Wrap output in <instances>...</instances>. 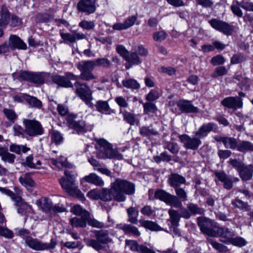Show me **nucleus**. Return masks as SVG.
Segmentation results:
<instances>
[{
    "label": "nucleus",
    "mask_w": 253,
    "mask_h": 253,
    "mask_svg": "<svg viewBox=\"0 0 253 253\" xmlns=\"http://www.w3.org/2000/svg\"><path fill=\"white\" fill-rule=\"evenodd\" d=\"M111 190L114 199L118 202H124L126 199L125 194L132 195L135 192V185L127 180L117 179L111 184Z\"/></svg>",
    "instance_id": "obj_1"
},
{
    "label": "nucleus",
    "mask_w": 253,
    "mask_h": 253,
    "mask_svg": "<svg viewBox=\"0 0 253 253\" xmlns=\"http://www.w3.org/2000/svg\"><path fill=\"white\" fill-rule=\"evenodd\" d=\"M93 232L95 234L96 239L86 238L84 239V241L87 246L91 247L97 251L104 249V245L112 241L107 230H94Z\"/></svg>",
    "instance_id": "obj_2"
},
{
    "label": "nucleus",
    "mask_w": 253,
    "mask_h": 253,
    "mask_svg": "<svg viewBox=\"0 0 253 253\" xmlns=\"http://www.w3.org/2000/svg\"><path fill=\"white\" fill-rule=\"evenodd\" d=\"M66 178L62 177L59 181L62 188L71 195L82 196L81 191L75 186V179L77 174L70 171L66 170L64 172Z\"/></svg>",
    "instance_id": "obj_3"
},
{
    "label": "nucleus",
    "mask_w": 253,
    "mask_h": 253,
    "mask_svg": "<svg viewBox=\"0 0 253 253\" xmlns=\"http://www.w3.org/2000/svg\"><path fill=\"white\" fill-rule=\"evenodd\" d=\"M76 66L81 72L80 75L78 76L79 79L89 81L96 79V76L92 73L95 67L94 61H83L78 63Z\"/></svg>",
    "instance_id": "obj_4"
},
{
    "label": "nucleus",
    "mask_w": 253,
    "mask_h": 253,
    "mask_svg": "<svg viewBox=\"0 0 253 253\" xmlns=\"http://www.w3.org/2000/svg\"><path fill=\"white\" fill-rule=\"evenodd\" d=\"M23 124L25 127L26 134L30 137H36L44 133L42 124L35 119H24Z\"/></svg>",
    "instance_id": "obj_5"
},
{
    "label": "nucleus",
    "mask_w": 253,
    "mask_h": 253,
    "mask_svg": "<svg viewBox=\"0 0 253 253\" xmlns=\"http://www.w3.org/2000/svg\"><path fill=\"white\" fill-rule=\"evenodd\" d=\"M154 198L163 201L171 207L176 208H180L182 207L181 201L176 196L163 189H158L155 191Z\"/></svg>",
    "instance_id": "obj_6"
},
{
    "label": "nucleus",
    "mask_w": 253,
    "mask_h": 253,
    "mask_svg": "<svg viewBox=\"0 0 253 253\" xmlns=\"http://www.w3.org/2000/svg\"><path fill=\"white\" fill-rule=\"evenodd\" d=\"M197 223L201 232L209 236H216V223L212 220L203 217L197 218Z\"/></svg>",
    "instance_id": "obj_7"
},
{
    "label": "nucleus",
    "mask_w": 253,
    "mask_h": 253,
    "mask_svg": "<svg viewBox=\"0 0 253 253\" xmlns=\"http://www.w3.org/2000/svg\"><path fill=\"white\" fill-rule=\"evenodd\" d=\"M75 92L87 105H89L92 100V92L86 84L76 82L74 84Z\"/></svg>",
    "instance_id": "obj_8"
},
{
    "label": "nucleus",
    "mask_w": 253,
    "mask_h": 253,
    "mask_svg": "<svg viewBox=\"0 0 253 253\" xmlns=\"http://www.w3.org/2000/svg\"><path fill=\"white\" fill-rule=\"evenodd\" d=\"M52 80L54 83L60 86L72 87H73V84L70 81H77L79 80V77L71 72H66L64 76L60 75L53 76Z\"/></svg>",
    "instance_id": "obj_9"
},
{
    "label": "nucleus",
    "mask_w": 253,
    "mask_h": 253,
    "mask_svg": "<svg viewBox=\"0 0 253 253\" xmlns=\"http://www.w3.org/2000/svg\"><path fill=\"white\" fill-rule=\"evenodd\" d=\"M25 241L28 247L36 251L53 249L56 245L54 242L42 243L38 239H34L30 236H27L25 238Z\"/></svg>",
    "instance_id": "obj_10"
},
{
    "label": "nucleus",
    "mask_w": 253,
    "mask_h": 253,
    "mask_svg": "<svg viewBox=\"0 0 253 253\" xmlns=\"http://www.w3.org/2000/svg\"><path fill=\"white\" fill-rule=\"evenodd\" d=\"M96 0H80L77 3V10L85 15H90L96 10Z\"/></svg>",
    "instance_id": "obj_11"
},
{
    "label": "nucleus",
    "mask_w": 253,
    "mask_h": 253,
    "mask_svg": "<svg viewBox=\"0 0 253 253\" xmlns=\"http://www.w3.org/2000/svg\"><path fill=\"white\" fill-rule=\"evenodd\" d=\"M211 26L214 29L226 35H231L233 31V26L223 21L212 19L209 21Z\"/></svg>",
    "instance_id": "obj_12"
},
{
    "label": "nucleus",
    "mask_w": 253,
    "mask_h": 253,
    "mask_svg": "<svg viewBox=\"0 0 253 253\" xmlns=\"http://www.w3.org/2000/svg\"><path fill=\"white\" fill-rule=\"evenodd\" d=\"M211 26L214 29L226 35H231L233 31V26L223 21L212 19L209 21Z\"/></svg>",
    "instance_id": "obj_13"
},
{
    "label": "nucleus",
    "mask_w": 253,
    "mask_h": 253,
    "mask_svg": "<svg viewBox=\"0 0 253 253\" xmlns=\"http://www.w3.org/2000/svg\"><path fill=\"white\" fill-rule=\"evenodd\" d=\"M1 188L5 190L4 192L3 191L1 192L8 196H9L11 199L15 202L16 206L26 207L30 208V207L27 205V204H26L22 199L21 196L22 195V191L20 188L18 187H14V190L15 193L5 188L1 187Z\"/></svg>",
    "instance_id": "obj_14"
},
{
    "label": "nucleus",
    "mask_w": 253,
    "mask_h": 253,
    "mask_svg": "<svg viewBox=\"0 0 253 253\" xmlns=\"http://www.w3.org/2000/svg\"><path fill=\"white\" fill-rule=\"evenodd\" d=\"M179 138L187 149L197 150L202 144V141L197 136L191 137L187 134H182L179 136Z\"/></svg>",
    "instance_id": "obj_15"
},
{
    "label": "nucleus",
    "mask_w": 253,
    "mask_h": 253,
    "mask_svg": "<svg viewBox=\"0 0 253 253\" xmlns=\"http://www.w3.org/2000/svg\"><path fill=\"white\" fill-rule=\"evenodd\" d=\"M221 104L228 109L237 110L243 107L242 99L239 96L227 97L221 101Z\"/></svg>",
    "instance_id": "obj_16"
},
{
    "label": "nucleus",
    "mask_w": 253,
    "mask_h": 253,
    "mask_svg": "<svg viewBox=\"0 0 253 253\" xmlns=\"http://www.w3.org/2000/svg\"><path fill=\"white\" fill-rule=\"evenodd\" d=\"M96 141L98 145L97 148V157L99 159H108V158L101 157L102 155H107L112 152V146L104 139H96Z\"/></svg>",
    "instance_id": "obj_17"
},
{
    "label": "nucleus",
    "mask_w": 253,
    "mask_h": 253,
    "mask_svg": "<svg viewBox=\"0 0 253 253\" xmlns=\"http://www.w3.org/2000/svg\"><path fill=\"white\" fill-rule=\"evenodd\" d=\"M8 47V52L10 49L13 50L15 49L25 50L27 48L26 44L18 36L12 35L9 36V43H7Z\"/></svg>",
    "instance_id": "obj_18"
},
{
    "label": "nucleus",
    "mask_w": 253,
    "mask_h": 253,
    "mask_svg": "<svg viewBox=\"0 0 253 253\" xmlns=\"http://www.w3.org/2000/svg\"><path fill=\"white\" fill-rule=\"evenodd\" d=\"M68 123L70 126L79 134H83L88 130L86 124L83 120L76 121L71 119L70 117L68 120Z\"/></svg>",
    "instance_id": "obj_19"
},
{
    "label": "nucleus",
    "mask_w": 253,
    "mask_h": 253,
    "mask_svg": "<svg viewBox=\"0 0 253 253\" xmlns=\"http://www.w3.org/2000/svg\"><path fill=\"white\" fill-rule=\"evenodd\" d=\"M216 128V125L212 123L203 124L194 134L196 136L200 138L206 137L211 131Z\"/></svg>",
    "instance_id": "obj_20"
},
{
    "label": "nucleus",
    "mask_w": 253,
    "mask_h": 253,
    "mask_svg": "<svg viewBox=\"0 0 253 253\" xmlns=\"http://www.w3.org/2000/svg\"><path fill=\"white\" fill-rule=\"evenodd\" d=\"M169 184L174 189L179 187L181 184H185L186 179L184 177L177 173H171L168 180Z\"/></svg>",
    "instance_id": "obj_21"
},
{
    "label": "nucleus",
    "mask_w": 253,
    "mask_h": 253,
    "mask_svg": "<svg viewBox=\"0 0 253 253\" xmlns=\"http://www.w3.org/2000/svg\"><path fill=\"white\" fill-rule=\"evenodd\" d=\"M179 109L185 113H197L198 112L197 107L194 106L191 102L186 100H180L177 103Z\"/></svg>",
    "instance_id": "obj_22"
},
{
    "label": "nucleus",
    "mask_w": 253,
    "mask_h": 253,
    "mask_svg": "<svg viewBox=\"0 0 253 253\" xmlns=\"http://www.w3.org/2000/svg\"><path fill=\"white\" fill-rule=\"evenodd\" d=\"M215 140L217 142H222L226 148L237 149L238 141L234 137H216L215 138Z\"/></svg>",
    "instance_id": "obj_23"
},
{
    "label": "nucleus",
    "mask_w": 253,
    "mask_h": 253,
    "mask_svg": "<svg viewBox=\"0 0 253 253\" xmlns=\"http://www.w3.org/2000/svg\"><path fill=\"white\" fill-rule=\"evenodd\" d=\"M215 234L216 236L214 237L220 236L222 237L223 239H222L221 241L226 244L229 243L230 239H231L234 236L233 232L230 231L228 229L218 227H217Z\"/></svg>",
    "instance_id": "obj_24"
},
{
    "label": "nucleus",
    "mask_w": 253,
    "mask_h": 253,
    "mask_svg": "<svg viewBox=\"0 0 253 253\" xmlns=\"http://www.w3.org/2000/svg\"><path fill=\"white\" fill-rule=\"evenodd\" d=\"M126 245L132 251L140 252L141 253H156L147 247L141 245L139 246L137 243L133 240H126Z\"/></svg>",
    "instance_id": "obj_25"
},
{
    "label": "nucleus",
    "mask_w": 253,
    "mask_h": 253,
    "mask_svg": "<svg viewBox=\"0 0 253 253\" xmlns=\"http://www.w3.org/2000/svg\"><path fill=\"white\" fill-rule=\"evenodd\" d=\"M0 157L2 161L9 164H13L16 159L15 155L9 153L7 148L2 146H0Z\"/></svg>",
    "instance_id": "obj_26"
},
{
    "label": "nucleus",
    "mask_w": 253,
    "mask_h": 253,
    "mask_svg": "<svg viewBox=\"0 0 253 253\" xmlns=\"http://www.w3.org/2000/svg\"><path fill=\"white\" fill-rule=\"evenodd\" d=\"M120 113L122 114L124 120L130 125L133 126L139 124V120L136 115L126 110L122 111L121 110H120Z\"/></svg>",
    "instance_id": "obj_27"
},
{
    "label": "nucleus",
    "mask_w": 253,
    "mask_h": 253,
    "mask_svg": "<svg viewBox=\"0 0 253 253\" xmlns=\"http://www.w3.org/2000/svg\"><path fill=\"white\" fill-rule=\"evenodd\" d=\"M95 106L97 111L102 114L110 115L113 113V111L110 107L107 101L98 100L96 102Z\"/></svg>",
    "instance_id": "obj_28"
},
{
    "label": "nucleus",
    "mask_w": 253,
    "mask_h": 253,
    "mask_svg": "<svg viewBox=\"0 0 253 253\" xmlns=\"http://www.w3.org/2000/svg\"><path fill=\"white\" fill-rule=\"evenodd\" d=\"M32 174L27 172L22 174L18 178L21 184L25 187H34L36 186V183L32 177Z\"/></svg>",
    "instance_id": "obj_29"
},
{
    "label": "nucleus",
    "mask_w": 253,
    "mask_h": 253,
    "mask_svg": "<svg viewBox=\"0 0 253 253\" xmlns=\"http://www.w3.org/2000/svg\"><path fill=\"white\" fill-rule=\"evenodd\" d=\"M0 16V25L6 27L9 22L10 13L4 5L1 7Z\"/></svg>",
    "instance_id": "obj_30"
},
{
    "label": "nucleus",
    "mask_w": 253,
    "mask_h": 253,
    "mask_svg": "<svg viewBox=\"0 0 253 253\" xmlns=\"http://www.w3.org/2000/svg\"><path fill=\"white\" fill-rule=\"evenodd\" d=\"M37 205L44 212L51 211L52 202L47 198H42L36 202Z\"/></svg>",
    "instance_id": "obj_31"
},
{
    "label": "nucleus",
    "mask_w": 253,
    "mask_h": 253,
    "mask_svg": "<svg viewBox=\"0 0 253 253\" xmlns=\"http://www.w3.org/2000/svg\"><path fill=\"white\" fill-rule=\"evenodd\" d=\"M84 179L85 181L98 186H102L104 185V181L102 178L94 173L85 176Z\"/></svg>",
    "instance_id": "obj_32"
},
{
    "label": "nucleus",
    "mask_w": 253,
    "mask_h": 253,
    "mask_svg": "<svg viewBox=\"0 0 253 253\" xmlns=\"http://www.w3.org/2000/svg\"><path fill=\"white\" fill-rule=\"evenodd\" d=\"M33 72L20 71L18 73H14L12 74L14 80H18L20 81H26L31 82Z\"/></svg>",
    "instance_id": "obj_33"
},
{
    "label": "nucleus",
    "mask_w": 253,
    "mask_h": 253,
    "mask_svg": "<svg viewBox=\"0 0 253 253\" xmlns=\"http://www.w3.org/2000/svg\"><path fill=\"white\" fill-rule=\"evenodd\" d=\"M237 150L242 153H246L248 151L253 152V143L246 140L240 141L238 142Z\"/></svg>",
    "instance_id": "obj_34"
},
{
    "label": "nucleus",
    "mask_w": 253,
    "mask_h": 253,
    "mask_svg": "<svg viewBox=\"0 0 253 253\" xmlns=\"http://www.w3.org/2000/svg\"><path fill=\"white\" fill-rule=\"evenodd\" d=\"M24 166L28 167L31 169H39L42 165L40 160H37L36 163H34V158L32 155H30L26 157L25 161L23 163Z\"/></svg>",
    "instance_id": "obj_35"
},
{
    "label": "nucleus",
    "mask_w": 253,
    "mask_h": 253,
    "mask_svg": "<svg viewBox=\"0 0 253 253\" xmlns=\"http://www.w3.org/2000/svg\"><path fill=\"white\" fill-rule=\"evenodd\" d=\"M24 100L31 107L40 109L42 107V102L37 98L34 96H30L27 94L24 95Z\"/></svg>",
    "instance_id": "obj_36"
},
{
    "label": "nucleus",
    "mask_w": 253,
    "mask_h": 253,
    "mask_svg": "<svg viewBox=\"0 0 253 253\" xmlns=\"http://www.w3.org/2000/svg\"><path fill=\"white\" fill-rule=\"evenodd\" d=\"M141 225L146 229L153 231H162L163 229L156 222L150 220H142L140 222Z\"/></svg>",
    "instance_id": "obj_37"
},
{
    "label": "nucleus",
    "mask_w": 253,
    "mask_h": 253,
    "mask_svg": "<svg viewBox=\"0 0 253 253\" xmlns=\"http://www.w3.org/2000/svg\"><path fill=\"white\" fill-rule=\"evenodd\" d=\"M47 77L48 74L45 73L33 72L30 82L37 84H42L44 83L45 78Z\"/></svg>",
    "instance_id": "obj_38"
},
{
    "label": "nucleus",
    "mask_w": 253,
    "mask_h": 253,
    "mask_svg": "<svg viewBox=\"0 0 253 253\" xmlns=\"http://www.w3.org/2000/svg\"><path fill=\"white\" fill-rule=\"evenodd\" d=\"M123 85L131 89H138L140 87V84L134 79L126 78L122 81Z\"/></svg>",
    "instance_id": "obj_39"
},
{
    "label": "nucleus",
    "mask_w": 253,
    "mask_h": 253,
    "mask_svg": "<svg viewBox=\"0 0 253 253\" xmlns=\"http://www.w3.org/2000/svg\"><path fill=\"white\" fill-rule=\"evenodd\" d=\"M238 172L241 178L243 181L249 180L253 177L252 171L248 165H244Z\"/></svg>",
    "instance_id": "obj_40"
},
{
    "label": "nucleus",
    "mask_w": 253,
    "mask_h": 253,
    "mask_svg": "<svg viewBox=\"0 0 253 253\" xmlns=\"http://www.w3.org/2000/svg\"><path fill=\"white\" fill-rule=\"evenodd\" d=\"M9 150L11 152L20 155L21 152L23 153H26L28 151H29L30 150V148L27 147L26 145L12 144L9 146Z\"/></svg>",
    "instance_id": "obj_41"
},
{
    "label": "nucleus",
    "mask_w": 253,
    "mask_h": 253,
    "mask_svg": "<svg viewBox=\"0 0 253 253\" xmlns=\"http://www.w3.org/2000/svg\"><path fill=\"white\" fill-rule=\"evenodd\" d=\"M86 222V218L82 216L81 218L75 217L70 220V223L73 227H85Z\"/></svg>",
    "instance_id": "obj_42"
},
{
    "label": "nucleus",
    "mask_w": 253,
    "mask_h": 253,
    "mask_svg": "<svg viewBox=\"0 0 253 253\" xmlns=\"http://www.w3.org/2000/svg\"><path fill=\"white\" fill-rule=\"evenodd\" d=\"M168 212L172 225L177 226L179 225L180 218V215L178 211L173 209H169Z\"/></svg>",
    "instance_id": "obj_43"
},
{
    "label": "nucleus",
    "mask_w": 253,
    "mask_h": 253,
    "mask_svg": "<svg viewBox=\"0 0 253 253\" xmlns=\"http://www.w3.org/2000/svg\"><path fill=\"white\" fill-rule=\"evenodd\" d=\"M140 133L142 136L149 138L152 136L157 135L158 132L150 126H143L140 128Z\"/></svg>",
    "instance_id": "obj_44"
},
{
    "label": "nucleus",
    "mask_w": 253,
    "mask_h": 253,
    "mask_svg": "<svg viewBox=\"0 0 253 253\" xmlns=\"http://www.w3.org/2000/svg\"><path fill=\"white\" fill-rule=\"evenodd\" d=\"M71 211L75 215H81L84 218L87 217L89 215V212L79 205L74 206L71 209Z\"/></svg>",
    "instance_id": "obj_45"
},
{
    "label": "nucleus",
    "mask_w": 253,
    "mask_h": 253,
    "mask_svg": "<svg viewBox=\"0 0 253 253\" xmlns=\"http://www.w3.org/2000/svg\"><path fill=\"white\" fill-rule=\"evenodd\" d=\"M125 60L131 64L138 65L141 63V59L135 51L129 52Z\"/></svg>",
    "instance_id": "obj_46"
},
{
    "label": "nucleus",
    "mask_w": 253,
    "mask_h": 253,
    "mask_svg": "<svg viewBox=\"0 0 253 253\" xmlns=\"http://www.w3.org/2000/svg\"><path fill=\"white\" fill-rule=\"evenodd\" d=\"M121 228L126 233H131L134 236L138 237L140 235V233L138 231V229L130 224H125L123 225Z\"/></svg>",
    "instance_id": "obj_47"
},
{
    "label": "nucleus",
    "mask_w": 253,
    "mask_h": 253,
    "mask_svg": "<svg viewBox=\"0 0 253 253\" xmlns=\"http://www.w3.org/2000/svg\"><path fill=\"white\" fill-rule=\"evenodd\" d=\"M127 213L128 215V221L133 224L137 223V217L138 212L133 207H130L127 209Z\"/></svg>",
    "instance_id": "obj_48"
},
{
    "label": "nucleus",
    "mask_w": 253,
    "mask_h": 253,
    "mask_svg": "<svg viewBox=\"0 0 253 253\" xmlns=\"http://www.w3.org/2000/svg\"><path fill=\"white\" fill-rule=\"evenodd\" d=\"M112 191L110 189L103 188L100 190V199L103 201H111L113 199Z\"/></svg>",
    "instance_id": "obj_49"
},
{
    "label": "nucleus",
    "mask_w": 253,
    "mask_h": 253,
    "mask_svg": "<svg viewBox=\"0 0 253 253\" xmlns=\"http://www.w3.org/2000/svg\"><path fill=\"white\" fill-rule=\"evenodd\" d=\"M187 208L191 213L193 215L202 214L204 212L203 209L198 207L197 205L193 203H190L188 204Z\"/></svg>",
    "instance_id": "obj_50"
},
{
    "label": "nucleus",
    "mask_w": 253,
    "mask_h": 253,
    "mask_svg": "<svg viewBox=\"0 0 253 253\" xmlns=\"http://www.w3.org/2000/svg\"><path fill=\"white\" fill-rule=\"evenodd\" d=\"M49 161L51 164L59 169H61L66 166V158L63 157H61L57 159L51 158Z\"/></svg>",
    "instance_id": "obj_51"
},
{
    "label": "nucleus",
    "mask_w": 253,
    "mask_h": 253,
    "mask_svg": "<svg viewBox=\"0 0 253 253\" xmlns=\"http://www.w3.org/2000/svg\"><path fill=\"white\" fill-rule=\"evenodd\" d=\"M144 113L149 114V113H155L157 111V107L156 105L150 101H148L143 104Z\"/></svg>",
    "instance_id": "obj_52"
},
{
    "label": "nucleus",
    "mask_w": 253,
    "mask_h": 253,
    "mask_svg": "<svg viewBox=\"0 0 253 253\" xmlns=\"http://www.w3.org/2000/svg\"><path fill=\"white\" fill-rule=\"evenodd\" d=\"M50 134L52 142L56 144H59L63 142V137L60 132L57 130H52Z\"/></svg>",
    "instance_id": "obj_53"
},
{
    "label": "nucleus",
    "mask_w": 253,
    "mask_h": 253,
    "mask_svg": "<svg viewBox=\"0 0 253 253\" xmlns=\"http://www.w3.org/2000/svg\"><path fill=\"white\" fill-rule=\"evenodd\" d=\"M88 224L93 227L97 228H102L104 227V224L94 218L90 217V215L85 218Z\"/></svg>",
    "instance_id": "obj_54"
},
{
    "label": "nucleus",
    "mask_w": 253,
    "mask_h": 253,
    "mask_svg": "<svg viewBox=\"0 0 253 253\" xmlns=\"http://www.w3.org/2000/svg\"><path fill=\"white\" fill-rule=\"evenodd\" d=\"M94 62L95 63V66L106 68H110L111 65L110 61L106 58H97Z\"/></svg>",
    "instance_id": "obj_55"
},
{
    "label": "nucleus",
    "mask_w": 253,
    "mask_h": 253,
    "mask_svg": "<svg viewBox=\"0 0 253 253\" xmlns=\"http://www.w3.org/2000/svg\"><path fill=\"white\" fill-rule=\"evenodd\" d=\"M232 206L241 210H248V206L247 203H245L239 199H236L233 200L231 203Z\"/></svg>",
    "instance_id": "obj_56"
},
{
    "label": "nucleus",
    "mask_w": 253,
    "mask_h": 253,
    "mask_svg": "<svg viewBox=\"0 0 253 253\" xmlns=\"http://www.w3.org/2000/svg\"><path fill=\"white\" fill-rule=\"evenodd\" d=\"M3 113L7 119L10 122H14V120L17 118V115L12 109L4 108L3 110Z\"/></svg>",
    "instance_id": "obj_57"
},
{
    "label": "nucleus",
    "mask_w": 253,
    "mask_h": 253,
    "mask_svg": "<svg viewBox=\"0 0 253 253\" xmlns=\"http://www.w3.org/2000/svg\"><path fill=\"white\" fill-rule=\"evenodd\" d=\"M176 197L180 201H186L187 200V194L186 191L179 187L174 189Z\"/></svg>",
    "instance_id": "obj_58"
},
{
    "label": "nucleus",
    "mask_w": 253,
    "mask_h": 253,
    "mask_svg": "<svg viewBox=\"0 0 253 253\" xmlns=\"http://www.w3.org/2000/svg\"><path fill=\"white\" fill-rule=\"evenodd\" d=\"M79 26L84 30H92L95 27L94 22L93 21H87L84 20L79 24Z\"/></svg>",
    "instance_id": "obj_59"
},
{
    "label": "nucleus",
    "mask_w": 253,
    "mask_h": 253,
    "mask_svg": "<svg viewBox=\"0 0 253 253\" xmlns=\"http://www.w3.org/2000/svg\"><path fill=\"white\" fill-rule=\"evenodd\" d=\"M229 243H231L234 246H238L239 247H242L245 246L246 244V241L242 237H232L231 239H230Z\"/></svg>",
    "instance_id": "obj_60"
},
{
    "label": "nucleus",
    "mask_w": 253,
    "mask_h": 253,
    "mask_svg": "<svg viewBox=\"0 0 253 253\" xmlns=\"http://www.w3.org/2000/svg\"><path fill=\"white\" fill-rule=\"evenodd\" d=\"M241 2L237 1L236 4H233L231 6V10L234 15L239 17H243V12L241 9Z\"/></svg>",
    "instance_id": "obj_61"
},
{
    "label": "nucleus",
    "mask_w": 253,
    "mask_h": 253,
    "mask_svg": "<svg viewBox=\"0 0 253 253\" xmlns=\"http://www.w3.org/2000/svg\"><path fill=\"white\" fill-rule=\"evenodd\" d=\"M160 96L159 91L156 89H152L146 96V99L148 101H154Z\"/></svg>",
    "instance_id": "obj_62"
},
{
    "label": "nucleus",
    "mask_w": 253,
    "mask_h": 253,
    "mask_svg": "<svg viewBox=\"0 0 253 253\" xmlns=\"http://www.w3.org/2000/svg\"><path fill=\"white\" fill-rule=\"evenodd\" d=\"M208 242L212 246V247L219 252H223L225 250L226 247L221 244H220L212 239H208Z\"/></svg>",
    "instance_id": "obj_63"
},
{
    "label": "nucleus",
    "mask_w": 253,
    "mask_h": 253,
    "mask_svg": "<svg viewBox=\"0 0 253 253\" xmlns=\"http://www.w3.org/2000/svg\"><path fill=\"white\" fill-rule=\"evenodd\" d=\"M167 35L165 31H162L155 32L153 34V38L154 40L156 42H162L166 39Z\"/></svg>",
    "instance_id": "obj_64"
}]
</instances>
